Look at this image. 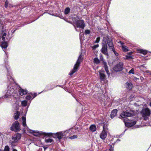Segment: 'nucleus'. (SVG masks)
I'll return each mask as SVG.
<instances>
[{
  "instance_id": "9d476101",
  "label": "nucleus",
  "mask_w": 151,
  "mask_h": 151,
  "mask_svg": "<svg viewBox=\"0 0 151 151\" xmlns=\"http://www.w3.org/2000/svg\"><path fill=\"white\" fill-rule=\"evenodd\" d=\"M102 43V46L101 50V52L106 55H108V53L107 51V46L106 43L104 42Z\"/></svg>"
},
{
  "instance_id": "ea45409f",
  "label": "nucleus",
  "mask_w": 151,
  "mask_h": 151,
  "mask_svg": "<svg viewBox=\"0 0 151 151\" xmlns=\"http://www.w3.org/2000/svg\"><path fill=\"white\" fill-rule=\"evenodd\" d=\"M90 33V31L89 30H86L85 31V33L86 35L89 34Z\"/></svg>"
},
{
  "instance_id": "5701e85b",
  "label": "nucleus",
  "mask_w": 151,
  "mask_h": 151,
  "mask_svg": "<svg viewBox=\"0 0 151 151\" xmlns=\"http://www.w3.org/2000/svg\"><path fill=\"white\" fill-rule=\"evenodd\" d=\"M93 62L96 64H98L100 63L99 60L97 58H95L93 60Z\"/></svg>"
},
{
  "instance_id": "49530a36",
  "label": "nucleus",
  "mask_w": 151,
  "mask_h": 151,
  "mask_svg": "<svg viewBox=\"0 0 151 151\" xmlns=\"http://www.w3.org/2000/svg\"><path fill=\"white\" fill-rule=\"evenodd\" d=\"M13 151H17V150L16 149H14L13 150Z\"/></svg>"
},
{
  "instance_id": "a211bd4d",
  "label": "nucleus",
  "mask_w": 151,
  "mask_h": 151,
  "mask_svg": "<svg viewBox=\"0 0 151 151\" xmlns=\"http://www.w3.org/2000/svg\"><path fill=\"white\" fill-rule=\"evenodd\" d=\"M90 129L91 131L94 132L96 130V127L95 125H92L90 127Z\"/></svg>"
},
{
  "instance_id": "39448f33",
  "label": "nucleus",
  "mask_w": 151,
  "mask_h": 151,
  "mask_svg": "<svg viewBox=\"0 0 151 151\" xmlns=\"http://www.w3.org/2000/svg\"><path fill=\"white\" fill-rule=\"evenodd\" d=\"M74 23L75 24L77 28H79L83 29L85 27L84 21L83 20H78L76 19L74 21Z\"/></svg>"
},
{
  "instance_id": "dca6fc26",
  "label": "nucleus",
  "mask_w": 151,
  "mask_h": 151,
  "mask_svg": "<svg viewBox=\"0 0 151 151\" xmlns=\"http://www.w3.org/2000/svg\"><path fill=\"white\" fill-rule=\"evenodd\" d=\"M103 64L104 65V67L105 68V70L108 75L109 74V71L108 70V67L106 63V62L103 61Z\"/></svg>"
},
{
  "instance_id": "6e6552de",
  "label": "nucleus",
  "mask_w": 151,
  "mask_h": 151,
  "mask_svg": "<svg viewBox=\"0 0 151 151\" xmlns=\"http://www.w3.org/2000/svg\"><path fill=\"white\" fill-rule=\"evenodd\" d=\"M66 132H61L56 133V134H54L53 137L55 138H58L59 140V141H60V140L62 138H65V136L64 137V134Z\"/></svg>"
},
{
  "instance_id": "a878e982",
  "label": "nucleus",
  "mask_w": 151,
  "mask_h": 151,
  "mask_svg": "<svg viewBox=\"0 0 151 151\" xmlns=\"http://www.w3.org/2000/svg\"><path fill=\"white\" fill-rule=\"evenodd\" d=\"M70 11V9L68 7L66 8L65 10V14H68L69 12Z\"/></svg>"
},
{
  "instance_id": "423d86ee",
  "label": "nucleus",
  "mask_w": 151,
  "mask_h": 151,
  "mask_svg": "<svg viewBox=\"0 0 151 151\" xmlns=\"http://www.w3.org/2000/svg\"><path fill=\"white\" fill-rule=\"evenodd\" d=\"M123 69V63L122 62H119L114 67V70L116 72H120Z\"/></svg>"
},
{
  "instance_id": "e433bc0d",
  "label": "nucleus",
  "mask_w": 151,
  "mask_h": 151,
  "mask_svg": "<svg viewBox=\"0 0 151 151\" xmlns=\"http://www.w3.org/2000/svg\"><path fill=\"white\" fill-rule=\"evenodd\" d=\"M26 99L27 100H30L31 99H32V98L30 95L27 96L26 97Z\"/></svg>"
},
{
  "instance_id": "7c9ffc66",
  "label": "nucleus",
  "mask_w": 151,
  "mask_h": 151,
  "mask_svg": "<svg viewBox=\"0 0 151 151\" xmlns=\"http://www.w3.org/2000/svg\"><path fill=\"white\" fill-rule=\"evenodd\" d=\"M6 33H4L2 35L1 37L2 39L3 40V41H5V37L6 36Z\"/></svg>"
},
{
  "instance_id": "f8f14e48",
  "label": "nucleus",
  "mask_w": 151,
  "mask_h": 151,
  "mask_svg": "<svg viewBox=\"0 0 151 151\" xmlns=\"http://www.w3.org/2000/svg\"><path fill=\"white\" fill-rule=\"evenodd\" d=\"M136 123V122L134 121L133 122H126L125 125L127 127H132Z\"/></svg>"
},
{
  "instance_id": "37998d69",
  "label": "nucleus",
  "mask_w": 151,
  "mask_h": 151,
  "mask_svg": "<svg viewBox=\"0 0 151 151\" xmlns=\"http://www.w3.org/2000/svg\"><path fill=\"white\" fill-rule=\"evenodd\" d=\"M126 57L127 59H132V57L130 55H127L126 56Z\"/></svg>"
},
{
  "instance_id": "7ed1b4c3",
  "label": "nucleus",
  "mask_w": 151,
  "mask_h": 151,
  "mask_svg": "<svg viewBox=\"0 0 151 151\" xmlns=\"http://www.w3.org/2000/svg\"><path fill=\"white\" fill-rule=\"evenodd\" d=\"M151 114L150 110L147 108L144 109L141 112V114L144 119L146 120L148 119Z\"/></svg>"
},
{
  "instance_id": "f3484780",
  "label": "nucleus",
  "mask_w": 151,
  "mask_h": 151,
  "mask_svg": "<svg viewBox=\"0 0 151 151\" xmlns=\"http://www.w3.org/2000/svg\"><path fill=\"white\" fill-rule=\"evenodd\" d=\"M126 87L129 89H131L132 88V84L130 83L127 82L126 83Z\"/></svg>"
},
{
  "instance_id": "a18cd8bd",
  "label": "nucleus",
  "mask_w": 151,
  "mask_h": 151,
  "mask_svg": "<svg viewBox=\"0 0 151 151\" xmlns=\"http://www.w3.org/2000/svg\"><path fill=\"white\" fill-rule=\"evenodd\" d=\"M132 52H129L128 53V54L129 55H130L132 54Z\"/></svg>"
},
{
  "instance_id": "bb28decb",
  "label": "nucleus",
  "mask_w": 151,
  "mask_h": 151,
  "mask_svg": "<svg viewBox=\"0 0 151 151\" xmlns=\"http://www.w3.org/2000/svg\"><path fill=\"white\" fill-rule=\"evenodd\" d=\"M122 48L124 52H127L128 51L127 47L124 45H122Z\"/></svg>"
},
{
  "instance_id": "8fccbe9b",
  "label": "nucleus",
  "mask_w": 151,
  "mask_h": 151,
  "mask_svg": "<svg viewBox=\"0 0 151 151\" xmlns=\"http://www.w3.org/2000/svg\"><path fill=\"white\" fill-rule=\"evenodd\" d=\"M150 106L151 107V102L150 103Z\"/></svg>"
},
{
  "instance_id": "09e8293b",
  "label": "nucleus",
  "mask_w": 151,
  "mask_h": 151,
  "mask_svg": "<svg viewBox=\"0 0 151 151\" xmlns=\"http://www.w3.org/2000/svg\"><path fill=\"white\" fill-rule=\"evenodd\" d=\"M120 43H121V44H122V45L124 43H122V42L121 41H120Z\"/></svg>"
},
{
  "instance_id": "79ce46f5",
  "label": "nucleus",
  "mask_w": 151,
  "mask_h": 151,
  "mask_svg": "<svg viewBox=\"0 0 151 151\" xmlns=\"http://www.w3.org/2000/svg\"><path fill=\"white\" fill-rule=\"evenodd\" d=\"M100 59L101 61H103V58L101 54H100Z\"/></svg>"
},
{
  "instance_id": "2f4dec72",
  "label": "nucleus",
  "mask_w": 151,
  "mask_h": 151,
  "mask_svg": "<svg viewBox=\"0 0 151 151\" xmlns=\"http://www.w3.org/2000/svg\"><path fill=\"white\" fill-rule=\"evenodd\" d=\"M32 132L33 133V134L35 136H37L40 133L39 132H36L35 131H32Z\"/></svg>"
},
{
  "instance_id": "9b49d317",
  "label": "nucleus",
  "mask_w": 151,
  "mask_h": 151,
  "mask_svg": "<svg viewBox=\"0 0 151 151\" xmlns=\"http://www.w3.org/2000/svg\"><path fill=\"white\" fill-rule=\"evenodd\" d=\"M105 128L104 126L103 127V130L100 135V137L102 139L104 140L107 136V132L105 130Z\"/></svg>"
},
{
  "instance_id": "393cba45",
  "label": "nucleus",
  "mask_w": 151,
  "mask_h": 151,
  "mask_svg": "<svg viewBox=\"0 0 151 151\" xmlns=\"http://www.w3.org/2000/svg\"><path fill=\"white\" fill-rule=\"evenodd\" d=\"M139 52L140 53L143 54L144 55H145L147 54V51L146 50L141 49L139 50Z\"/></svg>"
},
{
  "instance_id": "cd10ccee",
  "label": "nucleus",
  "mask_w": 151,
  "mask_h": 151,
  "mask_svg": "<svg viewBox=\"0 0 151 151\" xmlns=\"http://www.w3.org/2000/svg\"><path fill=\"white\" fill-rule=\"evenodd\" d=\"M7 78L9 79L10 82L12 83L13 82L14 80L11 76L9 75L8 76H7Z\"/></svg>"
},
{
  "instance_id": "f704fd0d",
  "label": "nucleus",
  "mask_w": 151,
  "mask_h": 151,
  "mask_svg": "<svg viewBox=\"0 0 151 151\" xmlns=\"http://www.w3.org/2000/svg\"><path fill=\"white\" fill-rule=\"evenodd\" d=\"M9 148L8 146H6L4 148V151H9Z\"/></svg>"
},
{
  "instance_id": "c9c22d12",
  "label": "nucleus",
  "mask_w": 151,
  "mask_h": 151,
  "mask_svg": "<svg viewBox=\"0 0 151 151\" xmlns=\"http://www.w3.org/2000/svg\"><path fill=\"white\" fill-rule=\"evenodd\" d=\"M112 50L114 52V54H115V55H116V56H118V55H119L118 53L115 51L114 49H113V50Z\"/></svg>"
},
{
  "instance_id": "6ab92c4d",
  "label": "nucleus",
  "mask_w": 151,
  "mask_h": 151,
  "mask_svg": "<svg viewBox=\"0 0 151 151\" xmlns=\"http://www.w3.org/2000/svg\"><path fill=\"white\" fill-rule=\"evenodd\" d=\"M3 42L1 44V46L2 48H6L7 47V43L5 41H3Z\"/></svg>"
},
{
  "instance_id": "20e7f679",
  "label": "nucleus",
  "mask_w": 151,
  "mask_h": 151,
  "mask_svg": "<svg viewBox=\"0 0 151 151\" xmlns=\"http://www.w3.org/2000/svg\"><path fill=\"white\" fill-rule=\"evenodd\" d=\"M133 116V114L132 113L131 111L129 110H127L124 111H123L121 114L119 116V118H125L127 117L131 116Z\"/></svg>"
},
{
  "instance_id": "473e14b6",
  "label": "nucleus",
  "mask_w": 151,
  "mask_h": 151,
  "mask_svg": "<svg viewBox=\"0 0 151 151\" xmlns=\"http://www.w3.org/2000/svg\"><path fill=\"white\" fill-rule=\"evenodd\" d=\"M129 74H134V69L133 68L131 69L129 71Z\"/></svg>"
},
{
  "instance_id": "c03bdc74",
  "label": "nucleus",
  "mask_w": 151,
  "mask_h": 151,
  "mask_svg": "<svg viewBox=\"0 0 151 151\" xmlns=\"http://www.w3.org/2000/svg\"><path fill=\"white\" fill-rule=\"evenodd\" d=\"M74 27L75 28V29L76 30V31H78V32H81V31L80 30V31H78V29L76 28V27L75 26V25H74Z\"/></svg>"
},
{
  "instance_id": "f257e3e1",
  "label": "nucleus",
  "mask_w": 151,
  "mask_h": 151,
  "mask_svg": "<svg viewBox=\"0 0 151 151\" xmlns=\"http://www.w3.org/2000/svg\"><path fill=\"white\" fill-rule=\"evenodd\" d=\"M83 59L82 57V53L80 55L76 63L74 66V68L72 71L69 73V74L70 76H72L74 73L77 71V69L78 68L81 62Z\"/></svg>"
},
{
  "instance_id": "0eeeda50",
  "label": "nucleus",
  "mask_w": 151,
  "mask_h": 151,
  "mask_svg": "<svg viewBox=\"0 0 151 151\" xmlns=\"http://www.w3.org/2000/svg\"><path fill=\"white\" fill-rule=\"evenodd\" d=\"M11 130L15 132H17L19 130V123L18 121H16L11 127Z\"/></svg>"
},
{
  "instance_id": "4c0bfd02",
  "label": "nucleus",
  "mask_w": 151,
  "mask_h": 151,
  "mask_svg": "<svg viewBox=\"0 0 151 151\" xmlns=\"http://www.w3.org/2000/svg\"><path fill=\"white\" fill-rule=\"evenodd\" d=\"M99 46V45L97 44L96 45H94L92 47V48L93 49L95 50V49H96V48L98 47Z\"/></svg>"
},
{
  "instance_id": "2eb2a0df",
  "label": "nucleus",
  "mask_w": 151,
  "mask_h": 151,
  "mask_svg": "<svg viewBox=\"0 0 151 151\" xmlns=\"http://www.w3.org/2000/svg\"><path fill=\"white\" fill-rule=\"evenodd\" d=\"M19 94L21 96H23V95L26 94L27 93V90H24L22 88H20L19 90Z\"/></svg>"
},
{
  "instance_id": "c85d7f7f",
  "label": "nucleus",
  "mask_w": 151,
  "mask_h": 151,
  "mask_svg": "<svg viewBox=\"0 0 151 151\" xmlns=\"http://www.w3.org/2000/svg\"><path fill=\"white\" fill-rule=\"evenodd\" d=\"M27 101H22V104L23 106H27Z\"/></svg>"
},
{
  "instance_id": "4468645a",
  "label": "nucleus",
  "mask_w": 151,
  "mask_h": 151,
  "mask_svg": "<svg viewBox=\"0 0 151 151\" xmlns=\"http://www.w3.org/2000/svg\"><path fill=\"white\" fill-rule=\"evenodd\" d=\"M99 77L101 81H103L106 77V76L104 72L100 71L99 72Z\"/></svg>"
},
{
  "instance_id": "a19ab883",
  "label": "nucleus",
  "mask_w": 151,
  "mask_h": 151,
  "mask_svg": "<svg viewBox=\"0 0 151 151\" xmlns=\"http://www.w3.org/2000/svg\"><path fill=\"white\" fill-rule=\"evenodd\" d=\"M8 6V3L7 2V1H6L5 2V6L6 8H7Z\"/></svg>"
},
{
  "instance_id": "c756f323",
  "label": "nucleus",
  "mask_w": 151,
  "mask_h": 151,
  "mask_svg": "<svg viewBox=\"0 0 151 151\" xmlns=\"http://www.w3.org/2000/svg\"><path fill=\"white\" fill-rule=\"evenodd\" d=\"M40 133H42V134H43L45 136H52V133H46L45 132H41Z\"/></svg>"
},
{
  "instance_id": "4be33fe9",
  "label": "nucleus",
  "mask_w": 151,
  "mask_h": 151,
  "mask_svg": "<svg viewBox=\"0 0 151 151\" xmlns=\"http://www.w3.org/2000/svg\"><path fill=\"white\" fill-rule=\"evenodd\" d=\"M45 141L47 143H51L53 141V140L51 139L50 138H47L45 139Z\"/></svg>"
},
{
  "instance_id": "3c124183",
  "label": "nucleus",
  "mask_w": 151,
  "mask_h": 151,
  "mask_svg": "<svg viewBox=\"0 0 151 151\" xmlns=\"http://www.w3.org/2000/svg\"><path fill=\"white\" fill-rule=\"evenodd\" d=\"M80 35H81V33H80Z\"/></svg>"
},
{
  "instance_id": "58836bf2",
  "label": "nucleus",
  "mask_w": 151,
  "mask_h": 151,
  "mask_svg": "<svg viewBox=\"0 0 151 151\" xmlns=\"http://www.w3.org/2000/svg\"><path fill=\"white\" fill-rule=\"evenodd\" d=\"M77 136L76 135H73L72 136L69 137V138L71 139H74L76 138H77Z\"/></svg>"
},
{
  "instance_id": "412c9836",
  "label": "nucleus",
  "mask_w": 151,
  "mask_h": 151,
  "mask_svg": "<svg viewBox=\"0 0 151 151\" xmlns=\"http://www.w3.org/2000/svg\"><path fill=\"white\" fill-rule=\"evenodd\" d=\"M12 93H9L8 91L7 92L6 94L4 96H3V98H9L10 96Z\"/></svg>"
},
{
  "instance_id": "72a5a7b5",
  "label": "nucleus",
  "mask_w": 151,
  "mask_h": 151,
  "mask_svg": "<svg viewBox=\"0 0 151 151\" xmlns=\"http://www.w3.org/2000/svg\"><path fill=\"white\" fill-rule=\"evenodd\" d=\"M100 37H98L96 39L95 41V43H98L99 42L100 40Z\"/></svg>"
},
{
  "instance_id": "aec40b11",
  "label": "nucleus",
  "mask_w": 151,
  "mask_h": 151,
  "mask_svg": "<svg viewBox=\"0 0 151 151\" xmlns=\"http://www.w3.org/2000/svg\"><path fill=\"white\" fill-rule=\"evenodd\" d=\"M19 116V112H17L14 114V118L15 119H17Z\"/></svg>"
},
{
  "instance_id": "f03ea898",
  "label": "nucleus",
  "mask_w": 151,
  "mask_h": 151,
  "mask_svg": "<svg viewBox=\"0 0 151 151\" xmlns=\"http://www.w3.org/2000/svg\"><path fill=\"white\" fill-rule=\"evenodd\" d=\"M104 42H107L109 48L110 49H112V50L114 49V45L113 44L111 39L107 35H105L103 37V40L102 43Z\"/></svg>"
},
{
  "instance_id": "603ef678",
  "label": "nucleus",
  "mask_w": 151,
  "mask_h": 151,
  "mask_svg": "<svg viewBox=\"0 0 151 151\" xmlns=\"http://www.w3.org/2000/svg\"><path fill=\"white\" fill-rule=\"evenodd\" d=\"M117 141H120V140L119 139H117Z\"/></svg>"
},
{
  "instance_id": "de8ad7c7",
  "label": "nucleus",
  "mask_w": 151,
  "mask_h": 151,
  "mask_svg": "<svg viewBox=\"0 0 151 151\" xmlns=\"http://www.w3.org/2000/svg\"><path fill=\"white\" fill-rule=\"evenodd\" d=\"M14 89H12V90H11V91H10V92H13V91H14Z\"/></svg>"
},
{
  "instance_id": "ddd939ff",
  "label": "nucleus",
  "mask_w": 151,
  "mask_h": 151,
  "mask_svg": "<svg viewBox=\"0 0 151 151\" xmlns=\"http://www.w3.org/2000/svg\"><path fill=\"white\" fill-rule=\"evenodd\" d=\"M117 111V110L116 109H114L112 111L110 115L111 119H112L116 116Z\"/></svg>"
},
{
  "instance_id": "b1692460",
  "label": "nucleus",
  "mask_w": 151,
  "mask_h": 151,
  "mask_svg": "<svg viewBox=\"0 0 151 151\" xmlns=\"http://www.w3.org/2000/svg\"><path fill=\"white\" fill-rule=\"evenodd\" d=\"M22 119L23 121V126H26V118L23 116L22 117Z\"/></svg>"
},
{
  "instance_id": "1a4fd4ad",
  "label": "nucleus",
  "mask_w": 151,
  "mask_h": 151,
  "mask_svg": "<svg viewBox=\"0 0 151 151\" xmlns=\"http://www.w3.org/2000/svg\"><path fill=\"white\" fill-rule=\"evenodd\" d=\"M21 138V135L19 134H14L12 137V139L13 141L10 140V142L12 144V145L13 144V143L17 142Z\"/></svg>"
}]
</instances>
